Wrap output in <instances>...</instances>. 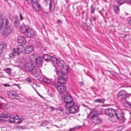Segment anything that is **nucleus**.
Listing matches in <instances>:
<instances>
[{"instance_id": "obj_1", "label": "nucleus", "mask_w": 131, "mask_h": 131, "mask_svg": "<svg viewBox=\"0 0 131 131\" xmlns=\"http://www.w3.org/2000/svg\"><path fill=\"white\" fill-rule=\"evenodd\" d=\"M102 111L101 108H99L98 109H96L95 111L89 113L88 116V118L90 119L92 123L95 125L100 123L102 122V119L98 116L101 114Z\"/></svg>"}, {"instance_id": "obj_2", "label": "nucleus", "mask_w": 131, "mask_h": 131, "mask_svg": "<svg viewBox=\"0 0 131 131\" xmlns=\"http://www.w3.org/2000/svg\"><path fill=\"white\" fill-rule=\"evenodd\" d=\"M25 69L26 72L30 73L33 75H35L36 77L40 76L41 70L35 68L34 65L31 63L30 62L25 64Z\"/></svg>"}, {"instance_id": "obj_3", "label": "nucleus", "mask_w": 131, "mask_h": 131, "mask_svg": "<svg viewBox=\"0 0 131 131\" xmlns=\"http://www.w3.org/2000/svg\"><path fill=\"white\" fill-rule=\"evenodd\" d=\"M65 107L67 108V110L68 112L67 113V114H74L77 112L79 108L78 106L77 105H75L74 103L73 104V105L68 104Z\"/></svg>"}, {"instance_id": "obj_4", "label": "nucleus", "mask_w": 131, "mask_h": 131, "mask_svg": "<svg viewBox=\"0 0 131 131\" xmlns=\"http://www.w3.org/2000/svg\"><path fill=\"white\" fill-rule=\"evenodd\" d=\"M131 95V94L127 93L125 91L122 90L119 92L117 98L120 100L122 101L129 97Z\"/></svg>"}, {"instance_id": "obj_5", "label": "nucleus", "mask_w": 131, "mask_h": 131, "mask_svg": "<svg viewBox=\"0 0 131 131\" xmlns=\"http://www.w3.org/2000/svg\"><path fill=\"white\" fill-rule=\"evenodd\" d=\"M69 69V66L65 65L63 67L61 68L60 71L57 73V74L59 76L61 75H65L68 73Z\"/></svg>"}, {"instance_id": "obj_6", "label": "nucleus", "mask_w": 131, "mask_h": 131, "mask_svg": "<svg viewBox=\"0 0 131 131\" xmlns=\"http://www.w3.org/2000/svg\"><path fill=\"white\" fill-rule=\"evenodd\" d=\"M64 100L66 103L65 105V107L66 106V105L68 104H69V105H73V104L74 103V102L73 101V100L72 98L69 93L65 95Z\"/></svg>"}, {"instance_id": "obj_7", "label": "nucleus", "mask_w": 131, "mask_h": 131, "mask_svg": "<svg viewBox=\"0 0 131 131\" xmlns=\"http://www.w3.org/2000/svg\"><path fill=\"white\" fill-rule=\"evenodd\" d=\"M114 114L119 120H122L124 119L123 113L121 110L118 109L115 110Z\"/></svg>"}, {"instance_id": "obj_8", "label": "nucleus", "mask_w": 131, "mask_h": 131, "mask_svg": "<svg viewBox=\"0 0 131 131\" xmlns=\"http://www.w3.org/2000/svg\"><path fill=\"white\" fill-rule=\"evenodd\" d=\"M25 35L27 37L31 38L36 35V32L32 29H29Z\"/></svg>"}, {"instance_id": "obj_9", "label": "nucleus", "mask_w": 131, "mask_h": 131, "mask_svg": "<svg viewBox=\"0 0 131 131\" xmlns=\"http://www.w3.org/2000/svg\"><path fill=\"white\" fill-rule=\"evenodd\" d=\"M32 6L34 10L36 12H38L40 10V6L38 2H34Z\"/></svg>"}, {"instance_id": "obj_10", "label": "nucleus", "mask_w": 131, "mask_h": 131, "mask_svg": "<svg viewBox=\"0 0 131 131\" xmlns=\"http://www.w3.org/2000/svg\"><path fill=\"white\" fill-rule=\"evenodd\" d=\"M56 88L58 92L60 93H64L66 90V87L63 85H57Z\"/></svg>"}, {"instance_id": "obj_11", "label": "nucleus", "mask_w": 131, "mask_h": 131, "mask_svg": "<svg viewBox=\"0 0 131 131\" xmlns=\"http://www.w3.org/2000/svg\"><path fill=\"white\" fill-rule=\"evenodd\" d=\"M105 112L106 115L110 116L114 114L115 110L112 108H108L105 110Z\"/></svg>"}, {"instance_id": "obj_12", "label": "nucleus", "mask_w": 131, "mask_h": 131, "mask_svg": "<svg viewBox=\"0 0 131 131\" xmlns=\"http://www.w3.org/2000/svg\"><path fill=\"white\" fill-rule=\"evenodd\" d=\"M37 67H42V60L41 57H38L37 58V60L34 62Z\"/></svg>"}, {"instance_id": "obj_13", "label": "nucleus", "mask_w": 131, "mask_h": 131, "mask_svg": "<svg viewBox=\"0 0 131 131\" xmlns=\"http://www.w3.org/2000/svg\"><path fill=\"white\" fill-rule=\"evenodd\" d=\"M12 21L14 27L16 28L19 27L20 23L18 18L15 17L13 18Z\"/></svg>"}, {"instance_id": "obj_14", "label": "nucleus", "mask_w": 131, "mask_h": 131, "mask_svg": "<svg viewBox=\"0 0 131 131\" xmlns=\"http://www.w3.org/2000/svg\"><path fill=\"white\" fill-rule=\"evenodd\" d=\"M29 27L24 25H22L20 29V31L22 33H25L26 34L29 29Z\"/></svg>"}, {"instance_id": "obj_15", "label": "nucleus", "mask_w": 131, "mask_h": 131, "mask_svg": "<svg viewBox=\"0 0 131 131\" xmlns=\"http://www.w3.org/2000/svg\"><path fill=\"white\" fill-rule=\"evenodd\" d=\"M18 43L21 44L25 45L26 43V40L25 38L21 36L18 37L17 39Z\"/></svg>"}, {"instance_id": "obj_16", "label": "nucleus", "mask_w": 131, "mask_h": 131, "mask_svg": "<svg viewBox=\"0 0 131 131\" xmlns=\"http://www.w3.org/2000/svg\"><path fill=\"white\" fill-rule=\"evenodd\" d=\"M25 50L24 48L22 45H19L17 48L16 50H15V51H16L17 55H19L20 53L22 52L24 50Z\"/></svg>"}, {"instance_id": "obj_17", "label": "nucleus", "mask_w": 131, "mask_h": 131, "mask_svg": "<svg viewBox=\"0 0 131 131\" xmlns=\"http://www.w3.org/2000/svg\"><path fill=\"white\" fill-rule=\"evenodd\" d=\"M33 50V47L32 46L28 45L26 47L25 49V53L29 54Z\"/></svg>"}, {"instance_id": "obj_18", "label": "nucleus", "mask_w": 131, "mask_h": 131, "mask_svg": "<svg viewBox=\"0 0 131 131\" xmlns=\"http://www.w3.org/2000/svg\"><path fill=\"white\" fill-rule=\"evenodd\" d=\"M7 47L6 43L3 42H2L0 45V51L1 52H4L5 50Z\"/></svg>"}, {"instance_id": "obj_19", "label": "nucleus", "mask_w": 131, "mask_h": 131, "mask_svg": "<svg viewBox=\"0 0 131 131\" xmlns=\"http://www.w3.org/2000/svg\"><path fill=\"white\" fill-rule=\"evenodd\" d=\"M55 8V4L53 1L50 3L49 4V9L50 12H52L54 10Z\"/></svg>"}, {"instance_id": "obj_20", "label": "nucleus", "mask_w": 131, "mask_h": 131, "mask_svg": "<svg viewBox=\"0 0 131 131\" xmlns=\"http://www.w3.org/2000/svg\"><path fill=\"white\" fill-rule=\"evenodd\" d=\"M5 29L7 31V32L10 34L14 31L13 27L12 25H10L5 27Z\"/></svg>"}, {"instance_id": "obj_21", "label": "nucleus", "mask_w": 131, "mask_h": 131, "mask_svg": "<svg viewBox=\"0 0 131 131\" xmlns=\"http://www.w3.org/2000/svg\"><path fill=\"white\" fill-rule=\"evenodd\" d=\"M43 58L44 60L47 62L49 61L51 59V56L46 54L43 55Z\"/></svg>"}, {"instance_id": "obj_22", "label": "nucleus", "mask_w": 131, "mask_h": 131, "mask_svg": "<svg viewBox=\"0 0 131 131\" xmlns=\"http://www.w3.org/2000/svg\"><path fill=\"white\" fill-rule=\"evenodd\" d=\"M118 119V118L115 114H113V115L111 116L109 118L110 120L113 122H116Z\"/></svg>"}, {"instance_id": "obj_23", "label": "nucleus", "mask_w": 131, "mask_h": 131, "mask_svg": "<svg viewBox=\"0 0 131 131\" xmlns=\"http://www.w3.org/2000/svg\"><path fill=\"white\" fill-rule=\"evenodd\" d=\"M56 64L60 67H62L63 66L64 64V62L63 60L60 59H58Z\"/></svg>"}, {"instance_id": "obj_24", "label": "nucleus", "mask_w": 131, "mask_h": 131, "mask_svg": "<svg viewBox=\"0 0 131 131\" xmlns=\"http://www.w3.org/2000/svg\"><path fill=\"white\" fill-rule=\"evenodd\" d=\"M113 9L115 13H117L119 10V6L115 5L113 6Z\"/></svg>"}, {"instance_id": "obj_25", "label": "nucleus", "mask_w": 131, "mask_h": 131, "mask_svg": "<svg viewBox=\"0 0 131 131\" xmlns=\"http://www.w3.org/2000/svg\"><path fill=\"white\" fill-rule=\"evenodd\" d=\"M58 81L60 83L64 84L66 83V79L64 78L60 77L58 79Z\"/></svg>"}, {"instance_id": "obj_26", "label": "nucleus", "mask_w": 131, "mask_h": 131, "mask_svg": "<svg viewBox=\"0 0 131 131\" xmlns=\"http://www.w3.org/2000/svg\"><path fill=\"white\" fill-rule=\"evenodd\" d=\"M2 35L5 38L10 34V33L7 32V31L6 30H4L2 31Z\"/></svg>"}, {"instance_id": "obj_27", "label": "nucleus", "mask_w": 131, "mask_h": 131, "mask_svg": "<svg viewBox=\"0 0 131 131\" xmlns=\"http://www.w3.org/2000/svg\"><path fill=\"white\" fill-rule=\"evenodd\" d=\"M105 101V100L104 99H97L94 100V102L95 103H103Z\"/></svg>"}, {"instance_id": "obj_28", "label": "nucleus", "mask_w": 131, "mask_h": 131, "mask_svg": "<svg viewBox=\"0 0 131 131\" xmlns=\"http://www.w3.org/2000/svg\"><path fill=\"white\" fill-rule=\"evenodd\" d=\"M37 58L34 54H32L30 56V59L31 61L35 62L37 60Z\"/></svg>"}, {"instance_id": "obj_29", "label": "nucleus", "mask_w": 131, "mask_h": 131, "mask_svg": "<svg viewBox=\"0 0 131 131\" xmlns=\"http://www.w3.org/2000/svg\"><path fill=\"white\" fill-rule=\"evenodd\" d=\"M13 50V52L12 53H11L9 55V57L10 58H14L16 55H17V54L16 53V51H15V50L14 49Z\"/></svg>"}, {"instance_id": "obj_30", "label": "nucleus", "mask_w": 131, "mask_h": 131, "mask_svg": "<svg viewBox=\"0 0 131 131\" xmlns=\"http://www.w3.org/2000/svg\"><path fill=\"white\" fill-rule=\"evenodd\" d=\"M43 82L49 84L51 83V81L49 79L46 77L43 78L42 79Z\"/></svg>"}, {"instance_id": "obj_31", "label": "nucleus", "mask_w": 131, "mask_h": 131, "mask_svg": "<svg viewBox=\"0 0 131 131\" xmlns=\"http://www.w3.org/2000/svg\"><path fill=\"white\" fill-rule=\"evenodd\" d=\"M26 60V59L24 58H21L19 61V63H21L20 64H22L24 65L25 64Z\"/></svg>"}, {"instance_id": "obj_32", "label": "nucleus", "mask_w": 131, "mask_h": 131, "mask_svg": "<svg viewBox=\"0 0 131 131\" xmlns=\"http://www.w3.org/2000/svg\"><path fill=\"white\" fill-rule=\"evenodd\" d=\"M8 113L6 112H4L0 114V117L6 118L7 117Z\"/></svg>"}, {"instance_id": "obj_33", "label": "nucleus", "mask_w": 131, "mask_h": 131, "mask_svg": "<svg viewBox=\"0 0 131 131\" xmlns=\"http://www.w3.org/2000/svg\"><path fill=\"white\" fill-rule=\"evenodd\" d=\"M58 59L56 57H51V62L54 63H57Z\"/></svg>"}, {"instance_id": "obj_34", "label": "nucleus", "mask_w": 131, "mask_h": 131, "mask_svg": "<svg viewBox=\"0 0 131 131\" xmlns=\"http://www.w3.org/2000/svg\"><path fill=\"white\" fill-rule=\"evenodd\" d=\"M5 23L6 25H8L9 24V21L8 19L7 18H5V19H3L2 20V22L1 23H3V22Z\"/></svg>"}, {"instance_id": "obj_35", "label": "nucleus", "mask_w": 131, "mask_h": 131, "mask_svg": "<svg viewBox=\"0 0 131 131\" xmlns=\"http://www.w3.org/2000/svg\"><path fill=\"white\" fill-rule=\"evenodd\" d=\"M125 1V0H116L117 2L119 4V5L124 4Z\"/></svg>"}, {"instance_id": "obj_36", "label": "nucleus", "mask_w": 131, "mask_h": 131, "mask_svg": "<svg viewBox=\"0 0 131 131\" xmlns=\"http://www.w3.org/2000/svg\"><path fill=\"white\" fill-rule=\"evenodd\" d=\"M52 1V0H45L43 3L46 5H48Z\"/></svg>"}, {"instance_id": "obj_37", "label": "nucleus", "mask_w": 131, "mask_h": 131, "mask_svg": "<svg viewBox=\"0 0 131 131\" xmlns=\"http://www.w3.org/2000/svg\"><path fill=\"white\" fill-rule=\"evenodd\" d=\"M15 117L14 116H13V117H10L9 119V121L10 123H14L15 122Z\"/></svg>"}, {"instance_id": "obj_38", "label": "nucleus", "mask_w": 131, "mask_h": 131, "mask_svg": "<svg viewBox=\"0 0 131 131\" xmlns=\"http://www.w3.org/2000/svg\"><path fill=\"white\" fill-rule=\"evenodd\" d=\"M91 12L93 14L94 13L95 11V8L93 5H92L91 6Z\"/></svg>"}, {"instance_id": "obj_39", "label": "nucleus", "mask_w": 131, "mask_h": 131, "mask_svg": "<svg viewBox=\"0 0 131 131\" xmlns=\"http://www.w3.org/2000/svg\"><path fill=\"white\" fill-rule=\"evenodd\" d=\"M7 73L10 74V72L11 71V69L10 68H7L3 69Z\"/></svg>"}, {"instance_id": "obj_40", "label": "nucleus", "mask_w": 131, "mask_h": 131, "mask_svg": "<svg viewBox=\"0 0 131 131\" xmlns=\"http://www.w3.org/2000/svg\"><path fill=\"white\" fill-rule=\"evenodd\" d=\"M26 1L29 5L31 4L34 2L33 0H26Z\"/></svg>"}, {"instance_id": "obj_41", "label": "nucleus", "mask_w": 131, "mask_h": 131, "mask_svg": "<svg viewBox=\"0 0 131 131\" xmlns=\"http://www.w3.org/2000/svg\"><path fill=\"white\" fill-rule=\"evenodd\" d=\"M5 53L4 52L2 51L0 53V58H2L3 57Z\"/></svg>"}, {"instance_id": "obj_42", "label": "nucleus", "mask_w": 131, "mask_h": 131, "mask_svg": "<svg viewBox=\"0 0 131 131\" xmlns=\"http://www.w3.org/2000/svg\"><path fill=\"white\" fill-rule=\"evenodd\" d=\"M26 81L28 82H29L30 83L32 81L29 78H28L26 79Z\"/></svg>"}, {"instance_id": "obj_43", "label": "nucleus", "mask_w": 131, "mask_h": 131, "mask_svg": "<svg viewBox=\"0 0 131 131\" xmlns=\"http://www.w3.org/2000/svg\"><path fill=\"white\" fill-rule=\"evenodd\" d=\"M126 2L127 3L131 5V0H127L126 1Z\"/></svg>"}, {"instance_id": "obj_44", "label": "nucleus", "mask_w": 131, "mask_h": 131, "mask_svg": "<svg viewBox=\"0 0 131 131\" xmlns=\"http://www.w3.org/2000/svg\"><path fill=\"white\" fill-rule=\"evenodd\" d=\"M47 124V123L46 122H43L41 124V125L43 126H45Z\"/></svg>"}, {"instance_id": "obj_45", "label": "nucleus", "mask_w": 131, "mask_h": 131, "mask_svg": "<svg viewBox=\"0 0 131 131\" xmlns=\"http://www.w3.org/2000/svg\"><path fill=\"white\" fill-rule=\"evenodd\" d=\"M11 94L12 96H14V97H17V95L15 94V93L13 92L11 93Z\"/></svg>"}, {"instance_id": "obj_46", "label": "nucleus", "mask_w": 131, "mask_h": 131, "mask_svg": "<svg viewBox=\"0 0 131 131\" xmlns=\"http://www.w3.org/2000/svg\"><path fill=\"white\" fill-rule=\"evenodd\" d=\"M125 103L126 104H128L130 106H131V104H130V103L129 102L127 101L126 100L125 101Z\"/></svg>"}, {"instance_id": "obj_47", "label": "nucleus", "mask_w": 131, "mask_h": 131, "mask_svg": "<svg viewBox=\"0 0 131 131\" xmlns=\"http://www.w3.org/2000/svg\"><path fill=\"white\" fill-rule=\"evenodd\" d=\"M94 19V18L93 16H92L90 19V22H92Z\"/></svg>"}, {"instance_id": "obj_48", "label": "nucleus", "mask_w": 131, "mask_h": 131, "mask_svg": "<svg viewBox=\"0 0 131 131\" xmlns=\"http://www.w3.org/2000/svg\"><path fill=\"white\" fill-rule=\"evenodd\" d=\"M3 85L5 87H9L10 86V85L7 84H4Z\"/></svg>"}, {"instance_id": "obj_49", "label": "nucleus", "mask_w": 131, "mask_h": 131, "mask_svg": "<svg viewBox=\"0 0 131 131\" xmlns=\"http://www.w3.org/2000/svg\"><path fill=\"white\" fill-rule=\"evenodd\" d=\"M19 16H20V20H23V16H22V15L20 14Z\"/></svg>"}, {"instance_id": "obj_50", "label": "nucleus", "mask_w": 131, "mask_h": 131, "mask_svg": "<svg viewBox=\"0 0 131 131\" xmlns=\"http://www.w3.org/2000/svg\"><path fill=\"white\" fill-rule=\"evenodd\" d=\"M3 23H1L0 25V31H1V29L3 27Z\"/></svg>"}, {"instance_id": "obj_51", "label": "nucleus", "mask_w": 131, "mask_h": 131, "mask_svg": "<svg viewBox=\"0 0 131 131\" xmlns=\"http://www.w3.org/2000/svg\"><path fill=\"white\" fill-rule=\"evenodd\" d=\"M15 85L16 86H17L19 88V89H20L21 88L19 86V84H15Z\"/></svg>"}, {"instance_id": "obj_52", "label": "nucleus", "mask_w": 131, "mask_h": 131, "mask_svg": "<svg viewBox=\"0 0 131 131\" xmlns=\"http://www.w3.org/2000/svg\"><path fill=\"white\" fill-rule=\"evenodd\" d=\"M21 119H19L18 121L17 122V123H19V124L20 123H21Z\"/></svg>"}, {"instance_id": "obj_53", "label": "nucleus", "mask_w": 131, "mask_h": 131, "mask_svg": "<svg viewBox=\"0 0 131 131\" xmlns=\"http://www.w3.org/2000/svg\"><path fill=\"white\" fill-rule=\"evenodd\" d=\"M50 108L51 109L52 111H53L55 109V108L53 107H52L51 106L50 107Z\"/></svg>"}, {"instance_id": "obj_54", "label": "nucleus", "mask_w": 131, "mask_h": 131, "mask_svg": "<svg viewBox=\"0 0 131 131\" xmlns=\"http://www.w3.org/2000/svg\"><path fill=\"white\" fill-rule=\"evenodd\" d=\"M59 110H60L62 112H63L64 110L62 108H59Z\"/></svg>"}, {"instance_id": "obj_55", "label": "nucleus", "mask_w": 131, "mask_h": 131, "mask_svg": "<svg viewBox=\"0 0 131 131\" xmlns=\"http://www.w3.org/2000/svg\"><path fill=\"white\" fill-rule=\"evenodd\" d=\"M37 94L40 96V97L42 99H43V97L40 94H38V92H37Z\"/></svg>"}, {"instance_id": "obj_56", "label": "nucleus", "mask_w": 131, "mask_h": 131, "mask_svg": "<svg viewBox=\"0 0 131 131\" xmlns=\"http://www.w3.org/2000/svg\"><path fill=\"white\" fill-rule=\"evenodd\" d=\"M57 22L58 23H60L61 24V20H58L57 21Z\"/></svg>"}, {"instance_id": "obj_57", "label": "nucleus", "mask_w": 131, "mask_h": 131, "mask_svg": "<svg viewBox=\"0 0 131 131\" xmlns=\"http://www.w3.org/2000/svg\"><path fill=\"white\" fill-rule=\"evenodd\" d=\"M129 24L130 26H131V19L129 21Z\"/></svg>"}, {"instance_id": "obj_58", "label": "nucleus", "mask_w": 131, "mask_h": 131, "mask_svg": "<svg viewBox=\"0 0 131 131\" xmlns=\"http://www.w3.org/2000/svg\"><path fill=\"white\" fill-rule=\"evenodd\" d=\"M16 117H17L15 118V119H16L17 120L19 118V116L18 115H16Z\"/></svg>"}, {"instance_id": "obj_59", "label": "nucleus", "mask_w": 131, "mask_h": 131, "mask_svg": "<svg viewBox=\"0 0 131 131\" xmlns=\"http://www.w3.org/2000/svg\"><path fill=\"white\" fill-rule=\"evenodd\" d=\"M74 129V128H70V129H69V131H71L72 130H73Z\"/></svg>"}, {"instance_id": "obj_60", "label": "nucleus", "mask_w": 131, "mask_h": 131, "mask_svg": "<svg viewBox=\"0 0 131 131\" xmlns=\"http://www.w3.org/2000/svg\"><path fill=\"white\" fill-rule=\"evenodd\" d=\"M34 2H38V0H33Z\"/></svg>"}, {"instance_id": "obj_61", "label": "nucleus", "mask_w": 131, "mask_h": 131, "mask_svg": "<svg viewBox=\"0 0 131 131\" xmlns=\"http://www.w3.org/2000/svg\"><path fill=\"white\" fill-rule=\"evenodd\" d=\"M33 88H34V90H35V91L37 93V92H37V91L36 90V89L34 88V87H33Z\"/></svg>"}, {"instance_id": "obj_62", "label": "nucleus", "mask_w": 131, "mask_h": 131, "mask_svg": "<svg viewBox=\"0 0 131 131\" xmlns=\"http://www.w3.org/2000/svg\"><path fill=\"white\" fill-rule=\"evenodd\" d=\"M2 73L0 72V77H1V76H2Z\"/></svg>"}, {"instance_id": "obj_63", "label": "nucleus", "mask_w": 131, "mask_h": 131, "mask_svg": "<svg viewBox=\"0 0 131 131\" xmlns=\"http://www.w3.org/2000/svg\"><path fill=\"white\" fill-rule=\"evenodd\" d=\"M82 105L83 106H85V107H87V106H86L84 104H82Z\"/></svg>"}, {"instance_id": "obj_64", "label": "nucleus", "mask_w": 131, "mask_h": 131, "mask_svg": "<svg viewBox=\"0 0 131 131\" xmlns=\"http://www.w3.org/2000/svg\"><path fill=\"white\" fill-rule=\"evenodd\" d=\"M81 85H83V83L82 82H81Z\"/></svg>"}]
</instances>
